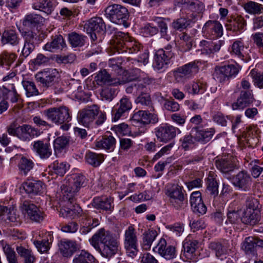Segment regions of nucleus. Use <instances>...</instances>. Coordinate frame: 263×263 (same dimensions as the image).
Listing matches in <instances>:
<instances>
[{
  "mask_svg": "<svg viewBox=\"0 0 263 263\" xmlns=\"http://www.w3.org/2000/svg\"><path fill=\"white\" fill-rule=\"evenodd\" d=\"M89 241L103 257L108 260L119 251V240L112 233L104 228L99 229L89 239Z\"/></svg>",
  "mask_w": 263,
  "mask_h": 263,
  "instance_id": "obj_1",
  "label": "nucleus"
},
{
  "mask_svg": "<svg viewBox=\"0 0 263 263\" xmlns=\"http://www.w3.org/2000/svg\"><path fill=\"white\" fill-rule=\"evenodd\" d=\"M140 45L136 41H131L125 33L122 32L116 33L110 41V48L114 53H137L141 49Z\"/></svg>",
  "mask_w": 263,
  "mask_h": 263,
  "instance_id": "obj_2",
  "label": "nucleus"
},
{
  "mask_svg": "<svg viewBox=\"0 0 263 263\" xmlns=\"http://www.w3.org/2000/svg\"><path fill=\"white\" fill-rule=\"evenodd\" d=\"M42 114L47 120L57 125L68 123L71 120L69 109L65 106L50 107L43 110Z\"/></svg>",
  "mask_w": 263,
  "mask_h": 263,
  "instance_id": "obj_3",
  "label": "nucleus"
},
{
  "mask_svg": "<svg viewBox=\"0 0 263 263\" xmlns=\"http://www.w3.org/2000/svg\"><path fill=\"white\" fill-rule=\"evenodd\" d=\"M86 185L87 179L83 175L80 174L75 175L71 183L68 184H64L62 186V192L64 198L72 202L80 189Z\"/></svg>",
  "mask_w": 263,
  "mask_h": 263,
  "instance_id": "obj_4",
  "label": "nucleus"
},
{
  "mask_svg": "<svg viewBox=\"0 0 263 263\" xmlns=\"http://www.w3.org/2000/svg\"><path fill=\"white\" fill-rule=\"evenodd\" d=\"M105 15L112 23L127 26L129 13L126 7L118 4L108 6L105 10Z\"/></svg>",
  "mask_w": 263,
  "mask_h": 263,
  "instance_id": "obj_5",
  "label": "nucleus"
},
{
  "mask_svg": "<svg viewBox=\"0 0 263 263\" xmlns=\"http://www.w3.org/2000/svg\"><path fill=\"white\" fill-rule=\"evenodd\" d=\"M157 116L154 114L149 113L145 110H139L135 112L132 118V123L135 126L139 127V132L144 133L146 130V125L150 123H156L158 122Z\"/></svg>",
  "mask_w": 263,
  "mask_h": 263,
  "instance_id": "obj_6",
  "label": "nucleus"
},
{
  "mask_svg": "<svg viewBox=\"0 0 263 263\" xmlns=\"http://www.w3.org/2000/svg\"><path fill=\"white\" fill-rule=\"evenodd\" d=\"M124 247L127 255L132 258L139 252L137 232L133 226H129L125 231Z\"/></svg>",
  "mask_w": 263,
  "mask_h": 263,
  "instance_id": "obj_7",
  "label": "nucleus"
},
{
  "mask_svg": "<svg viewBox=\"0 0 263 263\" xmlns=\"http://www.w3.org/2000/svg\"><path fill=\"white\" fill-rule=\"evenodd\" d=\"M239 68L238 65L228 64L217 66L213 73L214 78L220 83H224L234 78L238 73Z\"/></svg>",
  "mask_w": 263,
  "mask_h": 263,
  "instance_id": "obj_8",
  "label": "nucleus"
},
{
  "mask_svg": "<svg viewBox=\"0 0 263 263\" xmlns=\"http://www.w3.org/2000/svg\"><path fill=\"white\" fill-rule=\"evenodd\" d=\"M199 67L195 61L180 66L173 71V76L177 82H184L198 73Z\"/></svg>",
  "mask_w": 263,
  "mask_h": 263,
  "instance_id": "obj_9",
  "label": "nucleus"
},
{
  "mask_svg": "<svg viewBox=\"0 0 263 263\" xmlns=\"http://www.w3.org/2000/svg\"><path fill=\"white\" fill-rule=\"evenodd\" d=\"M87 33L90 34L93 41L97 39V36L105 32L106 26L103 19L100 17H93L86 22L84 26Z\"/></svg>",
  "mask_w": 263,
  "mask_h": 263,
  "instance_id": "obj_10",
  "label": "nucleus"
},
{
  "mask_svg": "<svg viewBox=\"0 0 263 263\" xmlns=\"http://www.w3.org/2000/svg\"><path fill=\"white\" fill-rule=\"evenodd\" d=\"M183 190L182 186L174 184L166 193V195L169 197L171 204L176 210H180L184 206L185 197Z\"/></svg>",
  "mask_w": 263,
  "mask_h": 263,
  "instance_id": "obj_11",
  "label": "nucleus"
},
{
  "mask_svg": "<svg viewBox=\"0 0 263 263\" xmlns=\"http://www.w3.org/2000/svg\"><path fill=\"white\" fill-rule=\"evenodd\" d=\"M99 113V106L95 104L88 106L79 110L78 114V122L85 127H89L93 123L95 117Z\"/></svg>",
  "mask_w": 263,
  "mask_h": 263,
  "instance_id": "obj_12",
  "label": "nucleus"
},
{
  "mask_svg": "<svg viewBox=\"0 0 263 263\" xmlns=\"http://www.w3.org/2000/svg\"><path fill=\"white\" fill-rule=\"evenodd\" d=\"M22 35L24 40V45L20 57L26 58L34 50L39 37L37 33L31 30L23 31Z\"/></svg>",
  "mask_w": 263,
  "mask_h": 263,
  "instance_id": "obj_13",
  "label": "nucleus"
},
{
  "mask_svg": "<svg viewBox=\"0 0 263 263\" xmlns=\"http://www.w3.org/2000/svg\"><path fill=\"white\" fill-rule=\"evenodd\" d=\"M132 108V104L127 97H124L116 104L111 110L112 120L117 121L124 118Z\"/></svg>",
  "mask_w": 263,
  "mask_h": 263,
  "instance_id": "obj_14",
  "label": "nucleus"
},
{
  "mask_svg": "<svg viewBox=\"0 0 263 263\" xmlns=\"http://www.w3.org/2000/svg\"><path fill=\"white\" fill-rule=\"evenodd\" d=\"M232 183L238 190L247 192L251 189L252 178L247 171H241L232 177Z\"/></svg>",
  "mask_w": 263,
  "mask_h": 263,
  "instance_id": "obj_15",
  "label": "nucleus"
},
{
  "mask_svg": "<svg viewBox=\"0 0 263 263\" xmlns=\"http://www.w3.org/2000/svg\"><path fill=\"white\" fill-rule=\"evenodd\" d=\"M58 74L56 69H46L38 72L35 76L36 81L44 87H49L54 84Z\"/></svg>",
  "mask_w": 263,
  "mask_h": 263,
  "instance_id": "obj_16",
  "label": "nucleus"
},
{
  "mask_svg": "<svg viewBox=\"0 0 263 263\" xmlns=\"http://www.w3.org/2000/svg\"><path fill=\"white\" fill-rule=\"evenodd\" d=\"M23 209L26 212L27 217L31 221L40 223L46 216L45 213L36 205L27 201H25L22 205Z\"/></svg>",
  "mask_w": 263,
  "mask_h": 263,
  "instance_id": "obj_17",
  "label": "nucleus"
},
{
  "mask_svg": "<svg viewBox=\"0 0 263 263\" xmlns=\"http://www.w3.org/2000/svg\"><path fill=\"white\" fill-rule=\"evenodd\" d=\"M97 84L100 86H118L125 83L120 77H111L105 69L99 71L95 77Z\"/></svg>",
  "mask_w": 263,
  "mask_h": 263,
  "instance_id": "obj_18",
  "label": "nucleus"
},
{
  "mask_svg": "<svg viewBox=\"0 0 263 263\" xmlns=\"http://www.w3.org/2000/svg\"><path fill=\"white\" fill-rule=\"evenodd\" d=\"M255 101L253 91H240L236 100L232 104L233 110H243Z\"/></svg>",
  "mask_w": 263,
  "mask_h": 263,
  "instance_id": "obj_19",
  "label": "nucleus"
},
{
  "mask_svg": "<svg viewBox=\"0 0 263 263\" xmlns=\"http://www.w3.org/2000/svg\"><path fill=\"white\" fill-rule=\"evenodd\" d=\"M153 251L167 260L173 259L177 256L176 248L172 245H167L164 238L160 239L157 245L153 248Z\"/></svg>",
  "mask_w": 263,
  "mask_h": 263,
  "instance_id": "obj_20",
  "label": "nucleus"
},
{
  "mask_svg": "<svg viewBox=\"0 0 263 263\" xmlns=\"http://www.w3.org/2000/svg\"><path fill=\"white\" fill-rule=\"evenodd\" d=\"M216 168L222 173L228 174L237 168L235 158L231 155L224 156L215 161Z\"/></svg>",
  "mask_w": 263,
  "mask_h": 263,
  "instance_id": "obj_21",
  "label": "nucleus"
},
{
  "mask_svg": "<svg viewBox=\"0 0 263 263\" xmlns=\"http://www.w3.org/2000/svg\"><path fill=\"white\" fill-rule=\"evenodd\" d=\"M181 133L180 130L175 126L165 124L159 127L156 131V137L160 142H167L174 138L177 134Z\"/></svg>",
  "mask_w": 263,
  "mask_h": 263,
  "instance_id": "obj_22",
  "label": "nucleus"
},
{
  "mask_svg": "<svg viewBox=\"0 0 263 263\" xmlns=\"http://www.w3.org/2000/svg\"><path fill=\"white\" fill-rule=\"evenodd\" d=\"M114 198L111 196H97L93 198L91 204L97 210L111 212L114 209Z\"/></svg>",
  "mask_w": 263,
  "mask_h": 263,
  "instance_id": "obj_23",
  "label": "nucleus"
},
{
  "mask_svg": "<svg viewBox=\"0 0 263 263\" xmlns=\"http://www.w3.org/2000/svg\"><path fill=\"white\" fill-rule=\"evenodd\" d=\"M202 32L208 37L216 39L222 35L223 28L218 21H209L203 27Z\"/></svg>",
  "mask_w": 263,
  "mask_h": 263,
  "instance_id": "obj_24",
  "label": "nucleus"
},
{
  "mask_svg": "<svg viewBox=\"0 0 263 263\" xmlns=\"http://www.w3.org/2000/svg\"><path fill=\"white\" fill-rule=\"evenodd\" d=\"M173 57V53L165 52L164 49H159L157 50L154 55L153 66L157 70H160L167 67L170 59Z\"/></svg>",
  "mask_w": 263,
  "mask_h": 263,
  "instance_id": "obj_25",
  "label": "nucleus"
},
{
  "mask_svg": "<svg viewBox=\"0 0 263 263\" xmlns=\"http://www.w3.org/2000/svg\"><path fill=\"white\" fill-rule=\"evenodd\" d=\"M223 40L213 41L203 40L199 44L200 50L202 54L210 55L219 51L224 44Z\"/></svg>",
  "mask_w": 263,
  "mask_h": 263,
  "instance_id": "obj_26",
  "label": "nucleus"
},
{
  "mask_svg": "<svg viewBox=\"0 0 263 263\" xmlns=\"http://www.w3.org/2000/svg\"><path fill=\"white\" fill-rule=\"evenodd\" d=\"M199 241L197 240L186 238L183 242V248L184 255L187 259L193 261H196L198 253L197 250L198 248Z\"/></svg>",
  "mask_w": 263,
  "mask_h": 263,
  "instance_id": "obj_27",
  "label": "nucleus"
},
{
  "mask_svg": "<svg viewBox=\"0 0 263 263\" xmlns=\"http://www.w3.org/2000/svg\"><path fill=\"white\" fill-rule=\"evenodd\" d=\"M67 202L66 206L60 209V215L63 217L75 218L77 216H80L82 212L81 208L77 204L74 203L76 200V197L74 200L71 202L70 200H67Z\"/></svg>",
  "mask_w": 263,
  "mask_h": 263,
  "instance_id": "obj_28",
  "label": "nucleus"
},
{
  "mask_svg": "<svg viewBox=\"0 0 263 263\" xmlns=\"http://www.w3.org/2000/svg\"><path fill=\"white\" fill-rule=\"evenodd\" d=\"M246 25L247 23L245 18L242 16L238 15L228 19L225 23V27L227 30L238 33L245 29Z\"/></svg>",
  "mask_w": 263,
  "mask_h": 263,
  "instance_id": "obj_29",
  "label": "nucleus"
},
{
  "mask_svg": "<svg viewBox=\"0 0 263 263\" xmlns=\"http://www.w3.org/2000/svg\"><path fill=\"white\" fill-rule=\"evenodd\" d=\"M40 135V131L29 125L24 124L18 127L17 138L23 141H29Z\"/></svg>",
  "mask_w": 263,
  "mask_h": 263,
  "instance_id": "obj_30",
  "label": "nucleus"
},
{
  "mask_svg": "<svg viewBox=\"0 0 263 263\" xmlns=\"http://www.w3.org/2000/svg\"><path fill=\"white\" fill-rule=\"evenodd\" d=\"M32 146L33 152L42 159H48L52 154L50 144L42 140L34 141Z\"/></svg>",
  "mask_w": 263,
  "mask_h": 263,
  "instance_id": "obj_31",
  "label": "nucleus"
},
{
  "mask_svg": "<svg viewBox=\"0 0 263 263\" xmlns=\"http://www.w3.org/2000/svg\"><path fill=\"white\" fill-rule=\"evenodd\" d=\"M229 247L228 241L223 240L222 242L212 241L209 245V248L215 252L216 257L221 260H224V256L226 255Z\"/></svg>",
  "mask_w": 263,
  "mask_h": 263,
  "instance_id": "obj_32",
  "label": "nucleus"
},
{
  "mask_svg": "<svg viewBox=\"0 0 263 263\" xmlns=\"http://www.w3.org/2000/svg\"><path fill=\"white\" fill-rule=\"evenodd\" d=\"M247 47L245 46L244 43L241 40H235L229 48V51L231 55L247 61V54L246 50Z\"/></svg>",
  "mask_w": 263,
  "mask_h": 263,
  "instance_id": "obj_33",
  "label": "nucleus"
},
{
  "mask_svg": "<svg viewBox=\"0 0 263 263\" xmlns=\"http://www.w3.org/2000/svg\"><path fill=\"white\" fill-rule=\"evenodd\" d=\"M23 186L27 193L33 195L42 194L45 189V184L39 180L27 181L23 183Z\"/></svg>",
  "mask_w": 263,
  "mask_h": 263,
  "instance_id": "obj_34",
  "label": "nucleus"
},
{
  "mask_svg": "<svg viewBox=\"0 0 263 263\" xmlns=\"http://www.w3.org/2000/svg\"><path fill=\"white\" fill-rule=\"evenodd\" d=\"M191 132L192 134L195 133V139L197 141L207 142L211 139L215 130L214 128L200 129L198 126H195L192 128Z\"/></svg>",
  "mask_w": 263,
  "mask_h": 263,
  "instance_id": "obj_35",
  "label": "nucleus"
},
{
  "mask_svg": "<svg viewBox=\"0 0 263 263\" xmlns=\"http://www.w3.org/2000/svg\"><path fill=\"white\" fill-rule=\"evenodd\" d=\"M20 41L19 35L15 30H5L1 37V43L3 45L10 44L12 46L18 45Z\"/></svg>",
  "mask_w": 263,
  "mask_h": 263,
  "instance_id": "obj_36",
  "label": "nucleus"
},
{
  "mask_svg": "<svg viewBox=\"0 0 263 263\" xmlns=\"http://www.w3.org/2000/svg\"><path fill=\"white\" fill-rule=\"evenodd\" d=\"M66 46L63 36L59 34L56 35L52 38L50 42H47L43 47L45 50L54 52L58 50H62Z\"/></svg>",
  "mask_w": 263,
  "mask_h": 263,
  "instance_id": "obj_37",
  "label": "nucleus"
},
{
  "mask_svg": "<svg viewBox=\"0 0 263 263\" xmlns=\"http://www.w3.org/2000/svg\"><path fill=\"white\" fill-rule=\"evenodd\" d=\"M206 89V83L200 80L190 82L186 84L184 87V90L185 92L193 95L203 93Z\"/></svg>",
  "mask_w": 263,
  "mask_h": 263,
  "instance_id": "obj_38",
  "label": "nucleus"
},
{
  "mask_svg": "<svg viewBox=\"0 0 263 263\" xmlns=\"http://www.w3.org/2000/svg\"><path fill=\"white\" fill-rule=\"evenodd\" d=\"M60 253L64 257L71 256L77 250L75 242L67 239H63L59 245Z\"/></svg>",
  "mask_w": 263,
  "mask_h": 263,
  "instance_id": "obj_39",
  "label": "nucleus"
},
{
  "mask_svg": "<svg viewBox=\"0 0 263 263\" xmlns=\"http://www.w3.org/2000/svg\"><path fill=\"white\" fill-rule=\"evenodd\" d=\"M152 20L157 25L159 32L162 37L168 40L170 36L168 34V25L167 23L170 21V18L154 16Z\"/></svg>",
  "mask_w": 263,
  "mask_h": 263,
  "instance_id": "obj_40",
  "label": "nucleus"
},
{
  "mask_svg": "<svg viewBox=\"0 0 263 263\" xmlns=\"http://www.w3.org/2000/svg\"><path fill=\"white\" fill-rule=\"evenodd\" d=\"M116 139L112 136L105 135L101 140L96 142L95 146L98 148L112 152L116 147Z\"/></svg>",
  "mask_w": 263,
  "mask_h": 263,
  "instance_id": "obj_41",
  "label": "nucleus"
},
{
  "mask_svg": "<svg viewBox=\"0 0 263 263\" xmlns=\"http://www.w3.org/2000/svg\"><path fill=\"white\" fill-rule=\"evenodd\" d=\"M260 220V215L259 211L245 210L241 221L246 224L254 226L258 223Z\"/></svg>",
  "mask_w": 263,
  "mask_h": 263,
  "instance_id": "obj_42",
  "label": "nucleus"
},
{
  "mask_svg": "<svg viewBox=\"0 0 263 263\" xmlns=\"http://www.w3.org/2000/svg\"><path fill=\"white\" fill-rule=\"evenodd\" d=\"M69 168V165L66 162H61L58 160L54 161L48 167V173L51 175H55L63 176Z\"/></svg>",
  "mask_w": 263,
  "mask_h": 263,
  "instance_id": "obj_43",
  "label": "nucleus"
},
{
  "mask_svg": "<svg viewBox=\"0 0 263 263\" xmlns=\"http://www.w3.org/2000/svg\"><path fill=\"white\" fill-rule=\"evenodd\" d=\"M85 159L87 164L93 167H97L104 161V157L101 154L88 152L86 154Z\"/></svg>",
  "mask_w": 263,
  "mask_h": 263,
  "instance_id": "obj_44",
  "label": "nucleus"
},
{
  "mask_svg": "<svg viewBox=\"0 0 263 263\" xmlns=\"http://www.w3.org/2000/svg\"><path fill=\"white\" fill-rule=\"evenodd\" d=\"M16 250L18 255L23 259L24 263H34L35 257L31 249L20 246L16 247Z\"/></svg>",
  "mask_w": 263,
  "mask_h": 263,
  "instance_id": "obj_45",
  "label": "nucleus"
},
{
  "mask_svg": "<svg viewBox=\"0 0 263 263\" xmlns=\"http://www.w3.org/2000/svg\"><path fill=\"white\" fill-rule=\"evenodd\" d=\"M115 86H107L102 89L100 94L102 101L110 102L116 97L118 90Z\"/></svg>",
  "mask_w": 263,
  "mask_h": 263,
  "instance_id": "obj_46",
  "label": "nucleus"
},
{
  "mask_svg": "<svg viewBox=\"0 0 263 263\" xmlns=\"http://www.w3.org/2000/svg\"><path fill=\"white\" fill-rule=\"evenodd\" d=\"M32 8L48 15L51 14L53 10V4L50 0H39L33 4Z\"/></svg>",
  "mask_w": 263,
  "mask_h": 263,
  "instance_id": "obj_47",
  "label": "nucleus"
},
{
  "mask_svg": "<svg viewBox=\"0 0 263 263\" xmlns=\"http://www.w3.org/2000/svg\"><path fill=\"white\" fill-rule=\"evenodd\" d=\"M157 232L155 230H148L143 234L142 247L143 249H150L153 242L157 236Z\"/></svg>",
  "mask_w": 263,
  "mask_h": 263,
  "instance_id": "obj_48",
  "label": "nucleus"
},
{
  "mask_svg": "<svg viewBox=\"0 0 263 263\" xmlns=\"http://www.w3.org/2000/svg\"><path fill=\"white\" fill-rule=\"evenodd\" d=\"M95 259V257L89 252L83 250L74 256L73 263H93Z\"/></svg>",
  "mask_w": 263,
  "mask_h": 263,
  "instance_id": "obj_49",
  "label": "nucleus"
},
{
  "mask_svg": "<svg viewBox=\"0 0 263 263\" xmlns=\"http://www.w3.org/2000/svg\"><path fill=\"white\" fill-rule=\"evenodd\" d=\"M3 218L13 226H16L21 222L20 216L16 214V210L13 206L7 207V211Z\"/></svg>",
  "mask_w": 263,
  "mask_h": 263,
  "instance_id": "obj_50",
  "label": "nucleus"
},
{
  "mask_svg": "<svg viewBox=\"0 0 263 263\" xmlns=\"http://www.w3.org/2000/svg\"><path fill=\"white\" fill-rule=\"evenodd\" d=\"M86 37L81 34L72 32L68 34V40L73 47H82L84 45Z\"/></svg>",
  "mask_w": 263,
  "mask_h": 263,
  "instance_id": "obj_51",
  "label": "nucleus"
},
{
  "mask_svg": "<svg viewBox=\"0 0 263 263\" xmlns=\"http://www.w3.org/2000/svg\"><path fill=\"white\" fill-rule=\"evenodd\" d=\"M43 19V17L39 14L33 13L29 14L25 17L23 22V24L26 27H35L42 23Z\"/></svg>",
  "mask_w": 263,
  "mask_h": 263,
  "instance_id": "obj_52",
  "label": "nucleus"
},
{
  "mask_svg": "<svg viewBox=\"0 0 263 263\" xmlns=\"http://www.w3.org/2000/svg\"><path fill=\"white\" fill-rule=\"evenodd\" d=\"M184 3L192 12L202 13L204 10V4L199 0H184Z\"/></svg>",
  "mask_w": 263,
  "mask_h": 263,
  "instance_id": "obj_53",
  "label": "nucleus"
},
{
  "mask_svg": "<svg viewBox=\"0 0 263 263\" xmlns=\"http://www.w3.org/2000/svg\"><path fill=\"white\" fill-rule=\"evenodd\" d=\"M22 84L25 90V94L27 97L36 96L40 94L34 82L30 80H23Z\"/></svg>",
  "mask_w": 263,
  "mask_h": 263,
  "instance_id": "obj_54",
  "label": "nucleus"
},
{
  "mask_svg": "<svg viewBox=\"0 0 263 263\" xmlns=\"http://www.w3.org/2000/svg\"><path fill=\"white\" fill-rule=\"evenodd\" d=\"M18 166L21 174L27 175L28 173L33 168L34 162L30 159L23 156L21 158Z\"/></svg>",
  "mask_w": 263,
  "mask_h": 263,
  "instance_id": "obj_55",
  "label": "nucleus"
},
{
  "mask_svg": "<svg viewBox=\"0 0 263 263\" xmlns=\"http://www.w3.org/2000/svg\"><path fill=\"white\" fill-rule=\"evenodd\" d=\"M197 141L195 139V133L186 135L180 139L181 146L185 151L189 150L194 147L196 142Z\"/></svg>",
  "mask_w": 263,
  "mask_h": 263,
  "instance_id": "obj_56",
  "label": "nucleus"
},
{
  "mask_svg": "<svg viewBox=\"0 0 263 263\" xmlns=\"http://www.w3.org/2000/svg\"><path fill=\"white\" fill-rule=\"evenodd\" d=\"M244 9L246 12L251 14H260L263 12V5L253 1L246 3Z\"/></svg>",
  "mask_w": 263,
  "mask_h": 263,
  "instance_id": "obj_57",
  "label": "nucleus"
},
{
  "mask_svg": "<svg viewBox=\"0 0 263 263\" xmlns=\"http://www.w3.org/2000/svg\"><path fill=\"white\" fill-rule=\"evenodd\" d=\"M206 191L214 198L218 194V185L213 176H209L206 179Z\"/></svg>",
  "mask_w": 263,
  "mask_h": 263,
  "instance_id": "obj_58",
  "label": "nucleus"
},
{
  "mask_svg": "<svg viewBox=\"0 0 263 263\" xmlns=\"http://www.w3.org/2000/svg\"><path fill=\"white\" fill-rule=\"evenodd\" d=\"M227 219L226 221V223H237L241 221V217H240V212L238 210H233L230 206L228 209L227 213Z\"/></svg>",
  "mask_w": 263,
  "mask_h": 263,
  "instance_id": "obj_59",
  "label": "nucleus"
},
{
  "mask_svg": "<svg viewBox=\"0 0 263 263\" xmlns=\"http://www.w3.org/2000/svg\"><path fill=\"white\" fill-rule=\"evenodd\" d=\"M256 246V238L246 237L241 245V249L246 254H252L254 252Z\"/></svg>",
  "mask_w": 263,
  "mask_h": 263,
  "instance_id": "obj_60",
  "label": "nucleus"
},
{
  "mask_svg": "<svg viewBox=\"0 0 263 263\" xmlns=\"http://www.w3.org/2000/svg\"><path fill=\"white\" fill-rule=\"evenodd\" d=\"M3 250L8 263H18L16 253L9 245L6 243L3 245Z\"/></svg>",
  "mask_w": 263,
  "mask_h": 263,
  "instance_id": "obj_61",
  "label": "nucleus"
},
{
  "mask_svg": "<svg viewBox=\"0 0 263 263\" xmlns=\"http://www.w3.org/2000/svg\"><path fill=\"white\" fill-rule=\"evenodd\" d=\"M190 25V21L185 17H180L174 20L172 23V27L176 30L182 31Z\"/></svg>",
  "mask_w": 263,
  "mask_h": 263,
  "instance_id": "obj_62",
  "label": "nucleus"
},
{
  "mask_svg": "<svg viewBox=\"0 0 263 263\" xmlns=\"http://www.w3.org/2000/svg\"><path fill=\"white\" fill-rule=\"evenodd\" d=\"M251 77L255 86L259 88H263V73L258 72L256 69L251 70L250 73Z\"/></svg>",
  "mask_w": 263,
  "mask_h": 263,
  "instance_id": "obj_63",
  "label": "nucleus"
},
{
  "mask_svg": "<svg viewBox=\"0 0 263 263\" xmlns=\"http://www.w3.org/2000/svg\"><path fill=\"white\" fill-rule=\"evenodd\" d=\"M246 209L250 211H259V202L257 199L252 196H247L246 200Z\"/></svg>",
  "mask_w": 263,
  "mask_h": 263,
  "instance_id": "obj_64",
  "label": "nucleus"
}]
</instances>
